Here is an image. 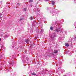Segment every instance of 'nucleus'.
<instances>
[{"label": "nucleus", "instance_id": "obj_1", "mask_svg": "<svg viewBox=\"0 0 76 76\" xmlns=\"http://www.w3.org/2000/svg\"><path fill=\"white\" fill-rule=\"evenodd\" d=\"M56 34L55 33H53L51 35L50 37L52 39H53V38H54V37H56Z\"/></svg>", "mask_w": 76, "mask_h": 76}, {"label": "nucleus", "instance_id": "obj_2", "mask_svg": "<svg viewBox=\"0 0 76 76\" xmlns=\"http://www.w3.org/2000/svg\"><path fill=\"white\" fill-rule=\"evenodd\" d=\"M55 31L56 32H59V31H61V30L60 28H58V29L55 30Z\"/></svg>", "mask_w": 76, "mask_h": 76}, {"label": "nucleus", "instance_id": "obj_3", "mask_svg": "<svg viewBox=\"0 0 76 76\" xmlns=\"http://www.w3.org/2000/svg\"><path fill=\"white\" fill-rule=\"evenodd\" d=\"M29 41H30V40H29V39H27L26 40V43H28Z\"/></svg>", "mask_w": 76, "mask_h": 76}, {"label": "nucleus", "instance_id": "obj_4", "mask_svg": "<svg viewBox=\"0 0 76 76\" xmlns=\"http://www.w3.org/2000/svg\"><path fill=\"white\" fill-rule=\"evenodd\" d=\"M51 3L52 5H54V4H55V2H54V1H52Z\"/></svg>", "mask_w": 76, "mask_h": 76}, {"label": "nucleus", "instance_id": "obj_5", "mask_svg": "<svg viewBox=\"0 0 76 76\" xmlns=\"http://www.w3.org/2000/svg\"><path fill=\"white\" fill-rule=\"evenodd\" d=\"M65 46H66V47H69V45L68 43H66L65 44Z\"/></svg>", "mask_w": 76, "mask_h": 76}, {"label": "nucleus", "instance_id": "obj_6", "mask_svg": "<svg viewBox=\"0 0 76 76\" xmlns=\"http://www.w3.org/2000/svg\"><path fill=\"white\" fill-rule=\"evenodd\" d=\"M54 53H58V50H54Z\"/></svg>", "mask_w": 76, "mask_h": 76}, {"label": "nucleus", "instance_id": "obj_7", "mask_svg": "<svg viewBox=\"0 0 76 76\" xmlns=\"http://www.w3.org/2000/svg\"><path fill=\"white\" fill-rule=\"evenodd\" d=\"M50 29L51 31H53V27L52 26H51L50 27Z\"/></svg>", "mask_w": 76, "mask_h": 76}, {"label": "nucleus", "instance_id": "obj_8", "mask_svg": "<svg viewBox=\"0 0 76 76\" xmlns=\"http://www.w3.org/2000/svg\"><path fill=\"white\" fill-rule=\"evenodd\" d=\"M33 19H34V18L32 17H30V19L31 20H32Z\"/></svg>", "mask_w": 76, "mask_h": 76}, {"label": "nucleus", "instance_id": "obj_9", "mask_svg": "<svg viewBox=\"0 0 76 76\" xmlns=\"http://www.w3.org/2000/svg\"><path fill=\"white\" fill-rule=\"evenodd\" d=\"M74 39H76V35H74V37H73Z\"/></svg>", "mask_w": 76, "mask_h": 76}, {"label": "nucleus", "instance_id": "obj_10", "mask_svg": "<svg viewBox=\"0 0 76 76\" xmlns=\"http://www.w3.org/2000/svg\"><path fill=\"white\" fill-rule=\"evenodd\" d=\"M31 75H36V74L34 73H32V74H31Z\"/></svg>", "mask_w": 76, "mask_h": 76}, {"label": "nucleus", "instance_id": "obj_11", "mask_svg": "<svg viewBox=\"0 0 76 76\" xmlns=\"http://www.w3.org/2000/svg\"><path fill=\"white\" fill-rule=\"evenodd\" d=\"M43 30H41L40 32L42 33H43Z\"/></svg>", "mask_w": 76, "mask_h": 76}, {"label": "nucleus", "instance_id": "obj_12", "mask_svg": "<svg viewBox=\"0 0 76 76\" xmlns=\"http://www.w3.org/2000/svg\"><path fill=\"white\" fill-rule=\"evenodd\" d=\"M32 1H33V0H30L29 1V2H32Z\"/></svg>", "mask_w": 76, "mask_h": 76}, {"label": "nucleus", "instance_id": "obj_13", "mask_svg": "<svg viewBox=\"0 0 76 76\" xmlns=\"http://www.w3.org/2000/svg\"><path fill=\"white\" fill-rule=\"evenodd\" d=\"M23 20V18H21L19 19V20Z\"/></svg>", "mask_w": 76, "mask_h": 76}, {"label": "nucleus", "instance_id": "obj_14", "mask_svg": "<svg viewBox=\"0 0 76 76\" xmlns=\"http://www.w3.org/2000/svg\"><path fill=\"white\" fill-rule=\"evenodd\" d=\"M24 11H26V8H24V10H23Z\"/></svg>", "mask_w": 76, "mask_h": 76}, {"label": "nucleus", "instance_id": "obj_15", "mask_svg": "<svg viewBox=\"0 0 76 76\" xmlns=\"http://www.w3.org/2000/svg\"><path fill=\"white\" fill-rule=\"evenodd\" d=\"M36 22V20H34V21H33V23H35Z\"/></svg>", "mask_w": 76, "mask_h": 76}, {"label": "nucleus", "instance_id": "obj_16", "mask_svg": "<svg viewBox=\"0 0 76 76\" xmlns=\"http://www.w3.org/2000/svg\"><path fill=\"white\" fill-rule=\"evenodd\" d=\"M32 25L33 26H35V24L32 23Z\"/></svg>", "mask_w": 76, "mask_h": 76}, {"label": "nucleus", "instance_id": "obj_17", "mask_svg": "<svg viewBox=\"0 0 76 76\" xmlns=\"http://www.w3.org/2000/svg\"><path fill=\"white\" fill-rule=\"evenodd\" d=\"M54 53H52V56H54Z\"/></svg>", "mask_w": 76, "mask_h": 76}, {"label": "nucleus", "instance_id": "obj_18", "mask_svg": "<svg viewBox=\"0 0 76 76\" xmlns=\"http://www.w3.org/2000/svg\"><path fill=\"white\" fill-rule=\"evenodd\" d=\"M45 1H48L49 0H44Z\"/></svg>", "mask_w": 76, "mask_h": 76}, {"label": "nucleus", "instance_id": "obj_19", "mask_svg": "<svg viewBox=\"0 0 76 76\" xmlns=\"http://www.w3.org/2000/svg\"><path fill=\"white\" fill-rule=\"evenodd\" d=\"M1 15H2V14L1 13L0 14V16H1Z\"/></svg>", "mask_w": 76, "mask_h": 76}, {"label": "nucleus", "instance_id": "obj_20", "mask_svg": "<svg viewBox=\"0 0 76 76\" xmlns=\"http://www.w3.org/2000/svg\"><path fill=\"white\" fill-rule=\"evenodd\" d=\"M0 19H2V18H0Z\"/></svg>", "mask_w": 76, "mask_h": 76}, {"label": "nucleus", "instance_id": "obj_21", "mask_svg": "<svg viewBox=\"0 0 76 76\" xmlns=\"http://www.w3.org/2000/svg\"><path fill=\"white\" fill-rule=\"evenodd\" d=\"M1 38H0V41H1Z\"/></svg>", "mask_w": 76, "mask_h": 76}, {"label": "nucleus", "instance_id": "obj_22", "mask_svg": "<svg viewBox=\"0 0 76 76\" xmlns=\"http://www.w3.org/2000/svg\"><path fill=\"white\" fill-rule=\"evenodd\" d=\"M74 25H76V23H74Z\"/></svg>", "mask_w": 76, "mask_h": 76}, {"label": "nucleus", "instance_id": "obj_23", "mask_svg": "<svg viewBox=\"0 0 76 76\" xmlns=\"http://www.w3.org/2000/svg\"><path fill=\"white\" fill-rule=\"evenodd\" d=\"M39 30L38 29L37 31H39Z\"/></svg>", "mask_w": 76, "mask_h": 76}, {"label": "nucleus", "instance_id": "obj_24", "mask_svg": "<svg viewBox=\"0 0 76 76\" xmlns=\"http://www.w3.org/2000/svg\"><path fill=\"white\" fill-rule=\"evenodd\" d=\"M9 64H10V63L9 62Z\"/></svg>", "mask_w": 76, "mask_h": 76}, {"label": "nucleus", "instance_id": "obj_25", "mask_svg": "<svg viewBox=\"0 0 76 76\" xmlns=\"http://www.w3.org/2000/svg\"><path fill=\"white\" fill-rule=\"evenodd\" d=\"M52 57H53V56H52Z\"/></svg>", "mask_w": 76, "mask_h": 76}, {"label": "nucleus", "instance_id": "obj_26", "mask_svg": "<svg viewBox=\"0 0 76 76\" xmlns=\"http://www.w3.org/2000/svg\"><path fill=\"white\" fill-rule=\"evenodd\" d=\"M0 35V36H1V35Z\"/></svg>", "mask_w": 76, "mask_h": 76}]
</instances>
